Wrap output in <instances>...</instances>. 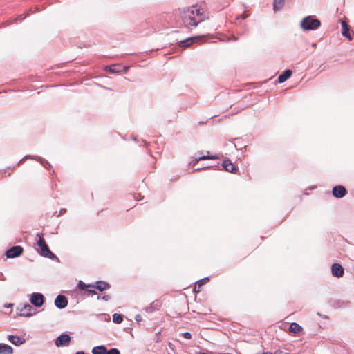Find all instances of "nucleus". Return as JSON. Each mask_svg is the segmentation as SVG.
Wrapping results in <instances>:
<instances>
[{
	"label": "nucleus",
	"instance_id": "f257e3e1",
	"mask_svg": "<svg viewBox=\"0 0 354 354\" xmlns=\"http://www.w3.org/2000/svg\"><path fill=\"white\" fill-rule=\"evenodd\" d=\"M202 15V12L200 8H198L197 6H192L187 8H184V10L180 12V18L184 26L187 28L189 26L196 27L201 21H203V19H200L198 20L196 19V17H201Z\"/></svg>",
	"mask_w": 354,
	"mask_h": 354
},
{
	"label": "nucleus",
	"instance_id": "f03ea898",
	"mask_svg": "<svg viewBox=\"0 0 354 354\" xmlns=\"http://www.w3.org/2000/svg\"><path fill=\"white\" fill-rule=\"evenodd\" d=\"M321 26V21L315 16L308 15L300 22V27L304 31L316 30Z\"/></svg>",
	"mask_w": 354,
	"mask_h": 354
},
{
	"label": "nucleus",
	"instance_id": "7ed1b4c3",
	"mask_svg": "<svg viewBox=\"0 0 354 354\" xmlns=\"http://www.w3.org/2000/svg\"><path fill=\"white\" fill-rule=\"evenodd\" d=\"M37 236L38 237V240L37 241V245L39 248V250H38L39 253L41 256L49 258L52 260H58L57 257L55 254H53L49 249L44 239L39 233L37 234Z\"/></svg>",
	"mask_w": 354,
	"mask_h": 354
},
{
	"label": "nucleus",
	"instance_id": "20e7f679",
	"mask_svg": "<svg viewBox=\"0 0 354 354\" xmlns=\"http://www.w3.org/2000/svg\"><path fill=\"white\" fill-rule=\"evenodd\" d=\"M18 315L21 317H30L35 315L37 311L28 303L24 304L21 307H17Z\"/></svg>",
	"mask_w": 354,
	"mask_h": 354
},
{
	"label": "nucleus",
	"instance_id": "39448f33",
	"mask_svg": "<svg viewBox=\"0 0 354 354\" xmlns=\"http://www.w3.org/2000/svg\"><path fill=\"white\" fill-rule=\"evenodd\" d=\"M24 248L20 245H15L8 249L5 253L7 258L12 259L19 257L23 254Z\"/></svg>",
	"mask_w": 354,
	"mask_h": 354
},
{
	"label": "nucleus",
	"instance_id": "423d86ee",
	"mask_svg": "<svg viewBox=\"0 0 354 354\" xmlns=\"http://www.w3.org/2000/svg\"><path fill=\"white\" fill-rule=\"evenodd\" d=\"M44 301V296L39 292H33L30 298V304L37 308H39L43 306Z\"/></svg>",
	"mask_w": 354,
	"mask_h": 354
},
{
	"label": "nucleus",
	"instance_id": "0eeeda50",
	"mask_svg": "<svg viewBox=\"0 0 354 354\" xmlns=\"http://www.w3.org/2000/svg\"><path fill=\"white\" fill-rule=\"evenodd\" d=\"M71 337L67 333H63L58 336L55 339V345L57 347H63L69 345L71 342Z\"/></svg>",
	"mask_w": 354,
	"mask_h": 354
},
{
	"label": "nucleus",
	"instance_id": "6e6552de",
	"mask_svg": "<svg viewBox=\"0 0 354 354\" xmlns=\"http://www.w3.org/2000/svg\"><path fill=\"white\" fill-rule=\"evenodd\" d=\"M54 304L57 308L63 309L67 306L68 301L66 296L59 295L56 297Z\"/></svg>",
	"mask_w": 354,
	"mask_h": 354
},
{
	"label": "nucleus",
	"instance_id": "1a4fd4ad",
	"mask_svg": "<svg viewBox=\"0 0 354 354\" xmlns=\"http://www.w3.org/2000/svg\"><path fill=\"white\" fill-rule=\"evenodd\" d=\"M332 194L336 198H342L346 194V189L343 185H336L333 187Z\"/></svg>",
	"mask_w": 354,
	"mask_h": 354
},
{
	"label": "nucleus",
	"instance_id": "9d476101",
	"mask_svg": "<svg viewBox=\"0 0 354 354\" xmlns=\"http://www.w3.org/2000/svg\"><path fill=\"white\" fill-rule=\"evenodd\" d=\"M28 158L33 159V160H35L39 162L46 169L52 167V165L46 160L44 159L43 158H41L40 156H37L27 155L21 160H20L18 164L24 160L28 159Z\"/></svg>",
	"mask_w": 354,
	"mask_h": 354
},
{
	"label": "nucleus",
	"instance_id": "9b49d317",
	"mask_svg": "<svg viewBox=\"0 0 354 354\" xmlns=\"http://www.w3.org/2000/svg\"><path fill=\"white\" fill-rule=\"evenodd\" d=\"M331 273L336 277H342L344 275V270L339 263H333L331 266Z\"/></svg>",
	"mask_w": 354,
	"mask_h": 354
},
{
	"label": "nucleus",
	"instance_id": "f8f14e48",
	"mask_svg": "<svg viewBox=\"0 0 354 354\" xmlns=\"http://www.w3.org/2000/svg\"><path fill=\"white\" fill-rule=\"evenodd\" d=\"M77 287L81 290L88 292L93 295L97 294L96 291L94 290V284H86L82 281H80Z\"/></svg>",
	"mask_w": 354,
	"mask_h": 354
},
{
	"label": "nucleus",
	"instance_id": "ddd939ff",
	"mask_svg": "<svg viewBox=\"0 0 354 354\" xmlns=\"http://www.w3.org/2000/svg\"><path fill=\"white\" fill-rule=\"evenodd\" d=\"M8 339L12 344L17 346H19L26 342V339L17 335H8Z\"/></svg>",
	"mask_w": 354,
	"mask_h": 354
},
{
	"label": "nucleus",
	"instance_id": "4468645a",
	"mask_svg": "<svg viewBox=\"0 0 354 354\" xmlns=\"http://www.w3.org/2000/svg\"><path fill=\"white\" fill-rule=\"evenodd\" d=\"M222 167L226 171L230 173L234 174L236 173V171H237V168L229 159H225L223 160L222 163Z\"/></svg>",
	"mask_w": 354,
	"mask_h": 354
},
{
	"label": "nucleus",
	"instance_id": "2eb2a0df",
	"mask_svg": "<svg viewBox=\"0 0 354 354\" xmlns=\"http://www.w3.org/2000/svg\"><path fill=\"white\" fill-rule=\"evenodd\" d=\"M160 304L158 301H153L149 305L143 308V310L147 313H151L154 311L158 310L160 309Z\"/></svg>",
	"mask_w": 354,
	"mask_h": 354
},
{
	"label": "nucleus",
	"instance_id": "dca6fc26",
	"mask_svg": "<svg viewBox=\"0 0 354 354\" xmlns=\"http://www.w3.org/2000/svg\"><path fill=\"white\" fill-rule=\"evenodd\" d=\"M123 67L120 64H113L110 66H106L105 67V71L114 74V73H119L122 71Z\"/></svg>",
	"mask_w": 354,
	"mask_h": 354
},
{
	"label": "nucleus",
	"instance_id": "f3484780",
	"mask_svg": "<svg viewBox=\"0 0 354 354\" xmlns=\"http://www.w3.org/2000/svg\"><path fill=\"white\" fill-rule=\"evenodd\" d=\"M342 34L344 37L348 39L349 41L352 40V37L349 32L350 27L345 21H342Z\"/></svg>",
	"mask_w": 354,
	"mask_h": 354
},
{
	"label": "nucleus",
	"instance_id": "a211bd4d",
	"mask_svg": "<svg viewBox=\"0 0 354 354\" xmlns=\"http://www.w3.org/2000/svg\"><path fill=\"white\" fill-rule=\"evenodd\" d=\"M292 72L290 69L285 70L281 74L278 76V82L279 83L285 82L288 78L290 77Z\"/></svg>",
	"mask_w": 354,
	"mask_h": 354
},
{
	"label": "nucleus",
	"instance_id": "6ab92c4d",
	"mask_svg": "<svg viewBox=\"0 0 354 354\" xmlns=\"http://www.w3.org/2000/svg\"><path fill=\"white\" fill-rule=\"evenodd\" d=\"M111 287L110 284L103 281H97L94 285V290L96 289L100 292L109 289Z\"/></svg>",
	"mask_w": 354,
	"mask_h": 354
},
{
	"label": "nucleus",
	"instance_id": "aec40b11",
	"mask_svg": "<svg viewBox=\"0 0 354 354\" xmlns=\"http://www.w3.org/2000/svg\"><path fill=\"white\" fill-rule=\"evenodd\" d=\"M198 40V39L197 37H194L186 38L180 41L179 46L186 48V47L189 46L192 44L197 41Z\"/></svg>",
	"mask_w": 354,
	"mask_h": 354
},
{
	"label": "nucleus",
	"instance_id": "412c9836",
	"mask_svg": "<svg viewBox=\"0 0 354 354\" xmlns=\"http://www.w3.org/2000/svg\"><path fill=\"white\" fill-rule=\"evenodd\" d=\"M0 354H13V348L4 343H0Z\"/></svg>",
	"mask_w": 354,
	"mask_h": 354
},
{
	"label": "nucleus",
	"instance_id": "4be33fe9",
	"mask_svg": "<svg viewBox=\"0 0 354 354\" xmlns=\"http://www.w3.org/2000/svg\"><path fill=\"white\" fill-rule=\"evenodd\" d=\"M92 354H107V349L105 346L100 345L92 348Z\"/></svg>",
	"mask_w": 354,
	"mask_h": 354
},
{
	"label": "nucleus",
	"instance_id": "5701e85b",
	"mask_svg": "<svg viewBox=\"0 0 354 354\" xmlns=\"http://www.w3.org/2000/svg\"><path fill=\"white\" fill-rule=\"evenodd\" d=\"M351 302L349 301L335 300L333 303V306L335 308H345L349 306Z\"/></svg>",
	"mask_w": 354,
	"mask_h": 354
},
{
	"label": "nucleus",
	"instance_id": "b1692460",
	"mask_svg": "<svg viewBox=\"0 0 354 354\" xmlns=\"http://www.w3.org/2000/svg\"><path fill=\"white\" fill-rule=\"evenodd\" d=\"M303 330V328L296 322L291 323L289 327V331L293 333H297Z\"/></svg>",
	"mask_w": 354,
	"mask_h": 354
},
{
	"label": "nucleus",
	"instance_id": "393cba45",
	"mask_svg": "<svg viewBox=\"0 0 354 354\" xmlns=\"http://www.w3.org/2000/svg\"><path fill=\"white\" fill-rule=\"evenodd\" d=\"M208 281H209V277H204V278L198 280V281H196L195 287H194L195 290H196L197 292H199L200 288L203 285L205 284Z\"/></svg>",
	"mask_w": 354,
	"mask_h": 354
},
{
	"label": "nucleus",
	"instance_id": "a878e982",
	"mask_svg": "<svg viewBox=\"0 0 354 354\" xmlns=\"http://www.w3.org/2000/svg\"><path fill=\"white\" fill-rule=\"evenodd\" d=\"M284 5V0H274L273 9L274 10H279L283 8Z\"/></svg>",
	"mask_w": 354,
	"mask_h": 354
},
{
	"label": "nucleus",
	"instance_id": "bb28decb",
	"mask_svg": "<svg viewBox=\"0 0 354 354\" xmlns=\"http://www.w3.org/2000/svg\"><path fill=\"white\" fill-rule=\"evenodd\" d=\"M217 157L215 156L212 155H206V156H198L195 158V160L196 162L203 160H214L216 159Z\"/></svg>",
	"mask_w": 354,
	"mask_h": 354
},
{
	"label": "nucleus",
	"instance_id": "cd10ccee",
	"mask_svg": "<svg viewBox=\"0 0 354 354\" xmlns=\"http://www.w3.org/2000/svg\"><path fill=\"white\" fill-rule=\"evenodd\" d=\"M123 321V317L120 314L114 313L113 315V322L115 324H120Z\"/></svg>",
	"mask_w": 354,
	"mask_h": 354
},
{
	"label": "nucleus",
	"instance_id": "c85d7f7f",
	"mask_svg": "<svg viewBox=\"0 0 354 354\" xmlns=\"http://www.w3.org/2000/svg\"><path fill=\"white\" fill-rule=\"evenodd\" d=\"M107 354H120V351L116 348L107 350Z\"/></svg>",
	"mask_w": 354,
	"mask_h": 354
},
{
	"label": "nucleus",
	"instance_id": "c756f323",
	"mask_svg": "<svg viewBox=\"0 0 354 354\" xmlns=\"http://www.w3.org/2000/svg\"><path fill=\"white\" fill-rule=\"evenodd\" d=\"M183 336L185 339H191L192 338V334L189 332L183 333Z\"/></svg>",
	"mask_w": 354,
	"mask_h": 354
},
{
	"label": "nucleus",
	"instance_id": "7c9ffc66",
	"mask_svg": "<svg viewBox=\"0 0 354 354\" xmlns=\"http://www.w3.org/2000/svg\"><path fill=\"white\" fill-rule=\"evenodd\" d=\"M26 15L21 14V15H19L17 19H15V21H17V20L22 21L23 19H24L26 18Z\"/></svg>",
	"mask_w": 354,
	"mask_h": 354
},
{
	"label": "nucleus",
	"instance_id": "2f4dec72",
	"mask_svg": "<svg viewBox=\"0 0 354 354\" xmlns=\"http://www.w3.org/2000/svg\"><path fill=\"white\" fill-rule=\"evenodd\" d=\"M135 319H136V321L138 323L142 321V317H141V315H136V317H135Z\"/></svg>",
	"mask_w": 354,
	"mask_h": 354
},
{
	"label": "nucleus",
	"instance_id": "473e14b6",
	"mask_svg": "<svg viewBox=\"0 0 354 354\" xmlns=\"http://www.w3.org/2000/svg\"><path fill=\"white\" fill-rule=\"evenodd\" d=\"M248 17V15H239L236 19L238 20L239 19H245L246 17Z\"/></svg>",
	"mask_w": 354,
	"mask_h": 354
},
{
	"label": "nucleus",
	"instance_id": "72a5a7b5",
	"mask_svg": "<svg viewBox=\"0 0 354 354\" xmlns=\"http://www.w3.org/2000/svg\"><path fill=\"white\" fill-rule=\"evenodd\" d=\"M104 301H109L111 299V297L108 295H103L102 297Z\"/></svg>",
	"mask_w": 354,
	"mask_h": 354
},
{
	"label": "nucleus",
	"instance_id": "f704fd0d",
	"mask_svg": "<svg viewBox=\"0 0 354 354\" xmlns=\"http://www.w3.org/2000/svg\"><path fill=\"white\" fill-rule=\"evenodd\" d=\"M66 209L62 208V209H60V211H59V213L58 216H60V215H62V214L66 213Z\"/></svg>",
	"mask_w": 354,
	"mask_h": 354
},
{
	"label": "nucleus",
	"instance_id": "c9c22d12",
	"mask_svg": "<svg viewBox=\"0 0 354 354\" xmlns=\"http://www.w3.org/2000/svg\"><path fill=\"white\" fill-rule=\"evenodd\" d=\"M317 315H318V316H319V317H323V318H324V319H328V316H326V315H322L320 313H317Z\"/></svg>",
	"mask_w": 354,
	"mask_h": 354
},
{
	"label": "nucleus",
	"instance_id": "e433bc0d",
	"mask_svg": "<svg viewBox=\"0 0 354 354\" xmlns=\"http://www.w3.org/2000/svg\"><path fill=\"white\" fill-rule=\"evenodd\" d=\"M12 306H13L12 304H8L6 305L5 307L9 308V307H12Z\"/></svg>",
	"mask_w": 354,
	"mask_h": 354
},
{
	"label": "nucleus",
	"instance_id": "4c0bfd02",
	"mask_svg": "<svg viewBox=\"0 0 354 354\" xmlns=\"http://www.w3.org/2000/svg\"><path fill=\"white\" fill-rule=\"evenodd\" d=\"M75 354H85V353L84 351H81L76 352Z\"/></svg>",
	"mask_w": 354,
	"mask_h": 354
},
{
	"label": "nucleus",
	"instance_id": "58836bf2",
	"mask_svg": "<svg viewBox=\"0 0 354 354\" xmlns=\"http://www.w3.org/2000/svg\"><path fill=\"white\" fill-rule=\"evenodd\" d=\"M317 46V44L316 43H313L311 44V47L312 48H315Z\"/></svg>",
	"mask_w": 354,
	"mask_h": 354
},
{
	"label": "nucleus",
	"instance_id": "ea45409f",
	"mask_svg": "<svg viewBox=\"0 0 354 354\" xmlns=\"http://www.w3.org/2000/svg\"><path fill=\"white\" fill-rule=\"evenodd\" d=\"M196 354H208V353L199 352V353H196Z\"/></svg>",
	"mask_w": 354,
	"mask_h": 354
},
{
	"label": "nucleus",
	"instance_id": "a19ab883",
	"mask_svg": "<svg viewBox=\"0 0 354 354\" xmlns=\"http://www.w3.org/2000/svg\"><path fill=\"white\" fill-rule=\"evenodd\" d=\"M124 71L127 72V68H124Z\"/></svg>",
	"mask_w": 354,
	"mask_h": 354
},
{
	"label": "nucleus",
	"instance_id": "79ce46f5",
	"mask_svg": "<svg viewBox=\"0 0 354 354\" xmlns=\"http://www.w3.org/2000/svg\"><path fill=\"white\" fill-rule=\"evenodd\" d=\"M219 354H230V353H219Z\"/></svg>",
	"mask_w": 354,
	"mask_h": 354
}]
</instances>
